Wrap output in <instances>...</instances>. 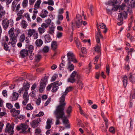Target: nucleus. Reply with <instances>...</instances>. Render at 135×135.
Masks as SVG:
<instances>
[{
	"mask_svg": "<svg viewBox=\"0 0 135 135\" xmlns=\"http://www.w3.org/2000/svg\"><path fill=\"white\" fill-rule=\"evenodd\" d=\"M25 16L26 18L30 22L31 21L30 18V17L28 13H26L25 15Z\"/></svg>",
	"mask_w": 135,
	"mask_h": 135,
	"instance_id": "nucleus-55",
	"label": "nucleus"
},
{
	"mask_svg": "<svg viewBox=\"0 0 135 135\" xmlns=\"http://www.w3.org/2000/svg\"><path fill=\"white\" fill-rule=\"evenodd\" d=\"M119 8V6L117 5L114 6L113 8H112L111 9L112 10L115 11H117L118 9Z\"/></svg>",
	"mask_w": 135,
	"mask_h": 135,
	"instance_id": "nucleus-63",
	"label": "nucleus"
},
{
	"mask_svg": "<svg viewBox=\"0 0 135 135\" xmlns=\"http://www.w3.org/2000/svg\"><path fill=\"white\" fill-rule=\"evenodd\" d=\"M126 7V5L125 4H122V5L119 6V9L120 10H123Z\"/></svg>",
	"mask_w": 135,
	"mask_h": 135,
	"instance_id": "nucleus-52",
	"label": "nucleus"
},
{
	"mask_svg": "<svg viewBox=\"0 0 135 135\" xmlns=\"http://www.w3.org/2000/svg\"><path fill=\"white\" fill-rule=\"evenodd\" d=\"M76 80V79L75 78H72L70 77V78L68 79V81L73 83Z\"/></svg>",
	"mask_w": 135,
	"mask_h": 135,
	"instance_id": "nucleus-45",
	"label": "nucleus"
},
{
	"mask_svg": "<svg viewBox=\"0 0 135 135\" xmlns=\"http://www.w3.org/2000/svg\"><path fill=\"white\" fill-rule=\"evenodd\" d=\"M24 99L22 102L23 105L25 106L29 100V96L28 95L27 91H25L23 96Z\"/></svg>",
	"mask_w": 135,
	"mask_h": 135,
	"instance_id": "nucleus-10",
	"label": "nucleus"
},
{
	"mask_svg": "<svg viewBox=\"0 0 135 135\" xmlns=\"http://www.w3.org/2000/svg\"><path fill=\"white\" fill-rule=\"evenodd\" d=\"M49 48L48 46H45L42 50V51L44 53H47L49 51Z\"/></svg>",
	"mask_w": 135,
	"mask_h": 135,
	"instance_id": "nucleus-43",
	"label": "nucleus"
},
{
	"mask_svg": "<svg viewBox=\"0 0 135 135\" xmlns=\"http://www.w3.org/2000/svg\"><path fill=\"white\" fill-rule=\"evenodd\" d=\"M51 98H49L44 104V106L45 107L47 106L49 103L51 101Z\"/></svg>",
	"mask_w": 135,
	"mask_h": 135,
	"instance_id": "nucleus-60",
	"label": "nucleus"
},
{
	"mask_svg": "<svg viewBox=\"0 0 135 135\" xmlns=\"http://www.w3.org/2000/svg\"><path fill=\"white\" fill-rule=\"evenodd\" d=\"M25 39V34H22L20 36V41L21 42H23Z\"/></svg>",
	"mask_w": 135,
	"mask_h": 135,
	"instance_id": "nucleus-44",
	"label": "nucleus"
},
{
	"mask_svg": "<svg viewBox=\"0 0 135 135\" xmlns=\"http://www.w3.org/2000/svg\"><path fill=\"white\" fill-rule=\"evenodd\" d=\"M18 97L19 95L18 93L14 92L13 93L12 96L10 97V99L12 101H15L17 100Z\"/></svg>",
	"mask_w": 135,
	"mask_h": 135,
	"instance_id": "nucleus-16",
	"label": "nucleus"
},
{
	"mask_svg": "<svg viewBox=\"0 0 135 135\" xmlns=\"http://www.w3.org/2000/svg\"><path fill=\"white\" fill-rule=\"evenodd\" d=\"M30 55L29 56V58L31 60H32L33 59L34 57H35V56L33 53H30Z\"/></svg>",
	"mask_w": 135,
	"mask_h": 135,
	"instance_id": "nucleus-62",
	"label": "nucleus"
},
{
	"mask_svg": "<svg viewBox=\"0 0 135 135\" xmlns=\"http://www.w3.org/2000/svg\"><path fill=\"white\" fill-rule=\"evenodd\" d=\"M11 38V45L12 46L14 47L17 41V37H15L13 38Z\"/></svg>",
	"mask_w": 135,
	"mask_h": 135,
	"instance_id": "nucleus-31",
	"label": "nucleus"
},
{
	"mask_svg": "<svg viewBox=\"0 0 135 135\" xmlns=\"http://www.w3.org/2000/svg\"><path fill=\"white\" fill-rule=\"evenodd\" d=\"M14 126V124H10L9 123L7 124L5 129V132L8 133L10 135H12L14 134V131L13 128Z\"/></svg>",
	"mask_w": 135,
	"mask_h": 135,
	"instance_id": "nucleus-5",
	"label": "nucleus"
},
{
	"mask_svg": "<svg viewBox=\"0 0 135 135\" xmlns=\"http://www.w3.org/2000/svg\"><path fill=\"white\" fill-rule=\"evenodd\" d=\"M127 78L126 76H124L123 78V85L124 87H126L127 84Z\"/></svg>",
	"mask_w": 135,
	"mask_h": 135,
	"instance_id": "nucleus-37",
	"label": "nucleus"
},
{
	"mask_svg": "<svg viewBox=\"0 0 135 135\" xmlns=\"http://www.w3.org/2000/svg\"><path fill=\"white\" fill-rule=\"evenodd\" d=\"M32 91L30 93V96L32 97H35L36 96V91L34 90H32Z\"/></svg>",
	"mask_w": 135,
	"mask_h": 135,
	"instance_id": "nucleus-48",
	"label": "nucleus"
},
{
	"mask_svg": "<svg viewBox=\"0 0 135 135\" xmlns=\"http://www.w3.org/2000/svg\"><path fill=\"white\" fill-rule=\"evenodd\" d=\"M6 14V12L5 10L1 11H0V20L2 18H4Z\"/></svg>",
	"mask_w": 135,
	"mask_h": 135,
	"instance_id": "nucleus-34",
	"label": "nucleus"
},
{
	"mask_svg": "<svg viewBox=\"0 0 135 135\" xmlns=\"http://www.w3.org/2000/svg\"><path fill=\"white\" fill-rule=\"evenodd\" d=\"M48 77L47 76H46L41 79V81L40 82V87L39 89V91L40 93L42 92L45 88L46 84L47 82Z\"/></svg>",
	"mask_w": 135,
	"mask_h": 135,
	"instance_id": "nucleus-6",
	"label": "nucleus"
},
{
	"mask_svg": "<svg viewBox=\"0 0 135 135\" xmlns=\"http://www.w3.org/2000/svg\"><path fill=\"white\" fill-rule=\"evenodd\" d=\"M28 1L27 0H24L22 3V6L23 8L26 7L28 5Z\"/></svg>",
	"mask_w": 135,
	"mask_h": 135,
	"instance_id": "nucleus-40",
	"label": "nucleus"
},
{
	"mask_svg": "<svg viewBox=\"0 0 135 135\" xmlns=\"http://www.w3.org/2000/svg\"><path fill=\"white\" fill-rule=\"evenodd\" d=\"M62 84L61 82L58 83V81H56L52 83V89L51 90L52 92H55L59 88L58 86L61 85Z\"/></svg>",
	"mask_w": 135,
	"mask_h": 135,
	"instance_id": "nucleus-8",
	"label": "nucleus"
},
{
	"mask_svg": "<svg viewBox=\"0 0 135 135\" xmlns=\"http://www.w3.org/2000/svg\"><path fill=\"white\" fill-rule=\"evenodd\" d=\"M35 134H40L41 132V130L40 128H37L35 130Z\"/></svg>",
	"mask_w": 135,
	"mask_h": 135,
	"instance_id": "nucleus-64",
	"label": "nucleus"
},
{
	"mask_svg": "<svg viewBox=\"0 0 135 135\" xmlns=\"http://www.w3.org/2000/svg\"><path fill=\"white\" fill-rule=\"evenodd\" d=\"M57 74H54L52 77L51 81H55L56 78H57Z\"/></svg>",
	"mask_w": 135,
	"mask_h": 135,
	"instance_id": "nucleus-49",
	"label": "nucleus"
},
{
	"mask_svg": "<svg viewBox=\"0 0 135 135\" xmlns=\"http://www.w3.org/2000/svg\"><path fill=\"white\" fill-rule=\"evenodd\" d=\"M45 42H49L51 40V39L49 35H45Z\"/></svg>",
	"mask_w": 135,
	"mask_h": 135,
	"instance_id": "nucleus-32",
	"label": "nucleus"
},
{
	"mask_svg": "<svg viewBox=\"0 0 135 135\" xmlns=\"http://www.w3.org/2000/svg\"><path fill=\"white\" fill-rule=\"evenodd\" d=\"M3 27L4 30H6L8 28L12 26L13 25V20L12 19L9 20L6 18L2 21Z\"/></svg>",
	"mask_w": 135,
	"mask_h": 135,
	"instance_id": "nucleus-4",
	"label": "nucleus"
},
{
	"mask_svg": "<svg viewBox=\"0 0 135 135\" xmlns=\"http://www.w3.org/2000/svg\"><path fill=\"white\" fill-rule=\"evenodd\" d=\"M30 84L27 81H25L23 84V87L25 89V91H27L29 89Z\"/></svg>",
	"mask_w": 135,
	"mask_h": 135,
	"instance_id": "nucleus-18",
	"label": "nucleus"
},
{
	"mask_svg": "<svg viewBox=\"0 0 135 135\" xmlns=\"http://www.w3.org/2000/svg\"><path fill=\"white\" fill-rule=\"evenodd\" d=\"M28 51L29 53H31L33 51L34 47L33 46L30 45L28 47Z\"/></svg>",
	"mask_w": 135,
	"mask_h": 135,
	"instance_id": "nucleus-51",
	"label": "nucleus"
},
{
	"mask_svg": "<svg viewBox=\"0 0 135 135\" xmlns=\"http://www.w3.org/2000/svg\"><path fill=\"white\" fill-rule=\"evenodd\" d=\"M41 119L38 118L36 120L32 121L31 122V126L33 128L37 127L38 125L40 122L41 121Z\"/></svg>",
	"mask_w": 135,
	"mask_h": 135,
	"instance_id": "nucleus-11",
	"label": "nucleus"
},
{
	"mask_svg": "<svg viewBox=\"0 0 135 135\" xmlns=\"http://www.w3.org/2000/svg\"><path fill=\"white\" fill-rule=\"evenodd\" d=\"M106 72L107 74L109 75L110 71V67L108 64H107L106 66Z\"/></svg>",
	"mask_w": 135,
	"mask_h": 135,
	"instance_id": "nucleus-53",
	"label": "nucleus"
},
{
	"mask_svg": "<svg viewBox=\"0 0 135 135\" xmlns=\"http://www.w3.org/2000/svg\"><path fill=\"white\" fill-rule=\"evenodd\" d=\"M33 108L30 104H27L26 107V109L27 110H31Z\"/></svg>",
	"mask_w": 135,
	"mask_h": 135,
	"instance_id": "nucleus-42",
	"label": "nucleus"
},
{
	"mask_svg": "<svg viewBox=\"0 0 135 135\" xmlns=\"http://www.w3.org/2000/svg\"><path fill=\"white\" fill-rule=\"evenodd\" d=\"M57 18L58 20H62L64 18L62 14H58L57 16Z\"/></svg>",
	"mask_w": 135,
	"mask_h": 135,
	"instance_id": "nucleus-54",
	"label": "nucleus"
},
{
	"mask_svg": "<svg viewBox=\"0 0 135 135\" xmlns=\"http://www.w3.org/2000/svg\"><path fill=\"white\" fill-rule=\"evenodd\" d=\"M20 54L21 57L23 58L28 55V51L27 50L22 49L21 50L20 52Z\"/></svg>",
	"mask_w": 135,
	"mask_h": 135,
	"instance_id": "nucleus-15",
	"label": "nucleus"
},
{
	"mask_svg": "<svg viewBox=\"0 0 135 135\" xmlns=\"http://www.w3.org/2000/svg\"><path fill=\"white\" fill-rule=\"evenodd\" d=\"M36 45L38 47H40L43 44V42L41 39H37L35 43Z\"/></svg>",
	"mask_w": 135,
	"mask_h": 135,
	"instance_id": "nucleus-23",
	"label": "nucleus"
},
{
	"mask_svg": "<svg viewBox=\"0 0 135 135\" xmlns=\"http://www.w3.org/2000/svg\"><path fill=\"white\" fill-rule=\"evenodd\" d=\"M38 30L39 33L40 34H42L45 32L46 30L44 29V28H43L42 27H39L38 28Z\"/></svg>",
	"mask_w": 135,
	"mask_h": 135,
	"instance_id": "nucleus-41",
	"label": "nucleus"
},
{
	"mask_svg": "<svg viewBox=\"0 0 135 135\" xmlns=\"http://www.w3.org/2000/svg\"><path fill=\"white\" fill-rule=\"evenodd\" d=\"M52 122V120L49 119H48L46 122V125L45 128L47 129H50L51 127V124Z\"/></svg>",
	"mask_w": 135,
	"mask_h": 135,
	"instance_id": "nucleus-22",
	"label": "nucleus"
},
{
	"mask_svg": "<svg viewBox=\"0 0 135 135\" xmlns=\"http://www.w3.org/2000/svg\"><path fill=\"white\" fill-rule=\"evenodd\" d=\"M65 108V106L59 105L57 107L56 110L54 111V113L56 115V125H57L59 124L60 119H62L65 118L64 112Z\"/></svg>",
	"mask_w": 135,
	"mask_h": 135,
	"instance_id": "nucleus-1",
	"label": "nucleus"
},
{
	"mask_svg": "<svg viewBox=\"0 0 135 135\" xmlns=\"http://www.w3.org/2000/svg\"><path fill=\"white\" fill-rule=\"evenodd\" d=\"M73 89V87L71 86H70L66 88L65 91L61 94V97L59 98V105L65 107L66 104L65 101V97L68 93L71 91Z\"/></svg>",
	"mask_w": 135,
	"mask_h": 135,
	"instance_id": "nucleus-2",
	"label": "nucleus"
},
{
	"mask_svg": "<svg viewBox=\"0 0 135 135\" xmlns=\"http://www.w3.org/2000/svg\"><path fill=\"white\" fill-rule=\"evenodd\" d=\"M72 110V108L70 106H69L66 110V113L68 114V116L69 117Z\"/></svg>",
	"mask_w": 135,
	"mask_h": 135,
	"instance_id": "nucleus-35",
	"label": "nucleus"
},
{
	"mask_svg": "<svg viewBox=\"0 0 135 135\" xmlns=\"http://www.w3.org/2000/svg\"><path fill=\"white\" fill-rule=\"evenodd\" d=\"M99 26L100 28L102 29H104L106 27L105 25L103 23H100Z\"/></svg>",
	"mask_w": 135,
	"mask_h": 135,
	"instance_id": "nucleus-59",
	"label": "nucleus"
},
{
	"mask_svg": "<svg viewBox=\"0 0 135 135\" xmlns=\"http://www.w3.org/2000/svg\"><path fill=\"white\" fill-rule=\"evenodd\" d=\"M127 12L125 11L123 12L119 13L118 15V20H120V21H123V16L124 17L126 18L127 16Z\"/></svg>",
	"mask_w": 135,
	"mask_h": 135,
	"instance_id": "nucleus-14",
	"label": "nucleus"
},
{
	"mask_svg": "<svg viewBox=\"0 0 135 135\" xmlns=\"http://www.w3.org/2000/svg\"><path fill=\"white\" fill-rule=\"evenodd\" d=\"M100 46L98 45H97L96 46V47H95V51L98 53H99L100 52Z\"/></svg>",
	"mask_w": 135,
	"mask_h": 135,
	"instance_id": "nucleus-46",
	"label": "nucleus"
},
{
	"mask_svg": "<svg viewBox=\"0 0 135 135\" xmlns=\"http://www.w3.org/2000/svg\"><path fill=\"white\" fill-rule=\"evenodd\" d=\"M97 30L98 32L96 34L95 37L97 43L99 44L100 43V38H103V37L98 26L97 27Z\"/></svg>",
	"mask_w": 135,
	"mask_h": 135,
	"instance_id": "nucleus-9",
	"label": "nucleus"
},
{
	"mask_svg": "<svg viewBox=\"0 0 135 135\" xmlns=\"http://www.w3.org/2000/svg\"><path fill=\"white\" fill-rule=\"evenodd\" d=\"M17 2H18L15 0H14L12 3L11 6V9L13 12H15L16 6L17 3Z\"/></svg>",
	"mask_w": 135,
	"mask_h": 135,
	"instance_id": "nucleus-28",
	"label": "nucleus"
},
{
	"mask_svg": "<svg viewBox=\"0 0 135 135\" xmlns=\"http://www.w3.org/2000/svg\"><path fill=\"white\" fill-rule=\"evenodd\" d=\"M6 107L9 109H11L13 107L12 105L10 103H7L6 104Z\"/></svg>",
	"mask_w": 135,
	"mask_h": 135,
	"instance_id": "nucleus-56",
	"label": "nucleus"
},
{
	"mask_svg": "<svg viewBox=\"0 0 135 135\" xmlns=\"http://www.w3.org/2000/svg\"><path fill=\"white\" fill-rule=\"evenodd\" d=\"M21 131L20 132L23 134L27 133V132H26V130L28 128V126L25 124L21 123Z\"/></svg>",
	"mask_w": 135,
	"mask_h": 135,
	"instance_id": "nucleus-13",
	"label": "nucleus"
},
{
	"mask_svg": "<svg viewBox=\"0 0 135 135\" xmlns=\"http://www.w3.org/2000/svg\"><path fill=\"white\" fill-rule=\"evenodd\" d=\"M38 37V34L37 32L36 31L34 33H33V37L35 39H37Z\"/></svg>",
	"mask_w": 135,
	"mask_h": 135,
	"instance_id": "nucleus-50",
	"label": "nucleus"
},
{
	"mask_svg": "<svg viewBox=\"0 0 135 135\" xmlns=\"http://www.w3.org/2000/svg\"><path fill=\"white\" fill-rule=\"evenodd\" d=\"M101 115L103 117V118L105 122V125H106V127H107V123H108L107 119L104 116V114L102 112Z\"/></svg>",
	"mask_w": 135,
	"mask_h": 135,
	"instance_id": "nucleus-47",
	"label": "nucleus"
},
{
	"mask_svg": "<svg viewBox=\"0 0 135 135\" xmlns=\"http://www.w3.org/2000/svg\"><path fill=\"white\" fill-rule=\"evenodd\" d=\"M67 55L68 61L71 62H73L74 63H77L78 62L76 60L74 55L71 52L69 51L67 54Z\"/></svg>",
	"mask_w": 135,
	"mask_h": 135,
	"instance_id": "nucleus-7",
	"label": "nucleus"
},
{
	"mask_svg": "<svg viewBox=\"0 0 135 135\" xmlns=\"http://www.w3.org/2000/svg\"><path fill=\"white\" fill-rule=\"evenodd\" d=\"M41 0H38L35 3V5L34 7L36 9H38L40 8V5L41 3Z\"/></svg>",
	"mask_w": 135,
	"mask_h": 135,
	"instance_id": "nucleus-33",
	"label": "nucleus"
},
{
	"mask_svg": "<svg viewBox=\"0 0 135 135\" xmlns=\"http://www.w3.org/2000/svg\"><path fill=\"white\" fill-rule=\"evenodd\" d=\"M54 29L55 27L53 26L49 27L48 33L50 35H53L54 33Z\"/></svg>",
	"mask_w": 135,
	"mask_h": 135,
	"instance_id": "nucleus-30",
	"label": "nucleus"
},
{
	"mask_svg": "<svg viewBox=\"0 0 135 135\" xmlns=\"http://www.w3.org/2000/svg\"><path fill=\"white\" fill-rule=\"evenodd\" d=\"M42 27L44 28V29L47 28L49 27V25H47L45 23H42L41 25Z\"/></svg>",
	"mask_w": 135,
	"mask_h": 135,
	"instance_id": "nucleus-61",
	"label": "nucleus"
},
{
	"mask_svg": "<svg viewBox=\"0 0 135 135\" xmlns=\"http://www.w3.org/2000/svg\"><path fill=\"white\" fill-rule=\"evenodd\" d=\"M130 98L134 99L135 98V89H132L130 94Z\"/></svg>",
	"mask_w": 135,
	"mask_h": 135,
	"instance_id": "nucleus-36",
	"label": "nucleus"
},
{
	"mask_svg": "<svg viewBox=\"0 0 135 135\" xmlns=\"http://www.w3.org/2000/svg\"><path fill=\"white\" fill-rule=\"evenodd\" d=\"M82 22L81 16L79 14L77 15L76 19L71 22L72 29L73 30V27L75 26L78 28L81 27L82 25Z\"/></svg>",
	"mask_w": 135,
	"mask_h": 135,
	"instance_id": "nucleus-3",
	"label": "nucleus"
},
{
	"mask_svg": "<svg viewBox=\"0 0 135 135\" xmlns=\"http://www.w3.org/2000/svg\"><path fill=\"white\" fill-rule=\"evenodd\" d=\"M70 77L72 78H75L76 77L77 79H79L80 78L79 76L76 71H74L71 74Z\"/></svg>",
	"mask_w": 135,
	"mask_h": 135,
	"instance_id": "nucleus-20",
	"label": "nucleus"
},
{
	"mask_svg": "<svg viewBox=\"0 0 135 135\" xmlns=\"http://www.w3.org/2000/svg\"><path fill=\"white\" fill-rule=\"evenodd\" d=\"M36 30L34 29H30L28 30V36L30 37L35 32Z\"/></svg>",
	"mask_w": 135,
	"mask_h": 135,
	"instance_id": "nucleus-26",
	"label": "nucleus"
},
{
	"mask_svg": "<svg viewBox=\"0 0 135 135\" xmlns=\"http://www.w3.org/2000/svg\"><path fill=\"white\" fill-rule=\"evenodd\" d=\"M10 112L12 113V115L13 117H15L19 114L20 111L16 110L15 108H13L11 110Z\"/></svg>",
	"mask_w": 135,
	"mask_h": 135,
	"instance_id": "nucleus-17",
	"label": "nucleus"
},
{
	"mask_svg": "<svg viewBox=\"0 0 135 135\" xmlns=\"http://www.w3.org/2000/svg\"><path fill=\"white\" fill-rule=\"evenodd\" d=\"M51 22V20L50 18L48 19L45 21V23L47 25H49L50 24V23Z\"/></svg>",
	"mask_w": 135,
	"mask_h": 135,
	"instance_id": "nucleus-58",
	"label": "nucleus"
},
{
	"mask_svg": "<svg viewBox=\"0 0 135 135\" xmlns=\"http://www.w3.org/2000/svg\"><path fill=\"white\" fill-rule=\"evenodd\" d=\"M15 29L14 28L12 27L8 31V34L9 35V37L11 38H13L16 37H17L18 35L17 34H15L14 33Z\"/></svg>",
	"mask_w": 135,
	"mask_h": 135,
	"instance_id": "nucleus-12",
	"label": "nucleus"
},
{
	"mask_svg": "<svg viewBox=\"0 0 135 135\" xmlns=\"http://www.w3.org/2000/svg\"><path fill=\"white\" fill-rule=\"evenodd\" d=\"M51 47L53 50L55 51L57 47V42L55 41H52L51 43Z\"/></svg>",
	"mask_w": 135,
	"mask_h": 135,
	"instance_id": "nucleus-27",
	"label": "nucleus"
},
{
	"mask_svg": "<svg viewBox=\"0 0 135 135\" xmlns=\"http://www.w3.org/2000/svg\"><path fill=\"white\" fill-rule=\"evenodd\" d=\"M48 12L46 10L44 9L41 12L40 16L42 18H45L47 16Z\"/></svg>",
	"mask_w": 135,
	"mask_h": 135,
	"instance_id": "nucleus-21",
	"label": "nucleus"
},
{
	"mask_svg": "<svg viewBox=\"0 0 135 135\" xmlns=\"http://www.w3.org/2000/svg\"><path fill=\"white\" fill-rule=\"evenodd\" d=\"M130 76L129 77V79L133 83H135V78L132 76L131 73L130 74Z\"/></svg>",
	"mask_w": 135,
	"mask_h": 135,
	"instance_id": "nucleus-39",
	"label": "nucleus"
},
{
	"mask_svg": "<svg viewBox=\"0 0 135 135\" xmlns=\"http://www.w3.org/2000/svg\"><path fill=\"white\" fill-rule=\"evenodd\" d=\"M41 58V55L37 54L35 56L34 60L36 62H38L40 61Z\"/></svg>",
	"mask_w": 135,
	"mask_h": 135,
	"instance_id": "nucleus-25",
	"label": "nucleus"
},
{
	"mask_svg": "<svg viewBox=\"0 0 135 135\" xmlns=\"http://www.w3.org/2000/svg\"><path fill=\"white\" fill-rule=\"evenodd\" d=\"M65 64L63 63H61L59 65V69L60 70H64V66H65Z\"/></svg>",
	"mask_w": 135,
	"mask_h": 135,
	"instance_id": "nucleus-57",
	"label": "nucleus"
},
{
	"mask_svg": "<svg viewBox=\"0 0 135 135\" xmlns=\"http://www.w3.org/2000/svg\"><path fill=\"white\" fill-rule=\"evenodd\" d=\"M129 6H130L131 8H134L135 5V2L133 0H131L130 2L128 3Z\"/></svg>",
	"mask_w": 135,
	"mask_h": 135,
	"instance_id": "nucleus-38",
	"label": "nucleus"
},
{
	"mask_svg": "<svg viewBox=\"0 0 135 135\" xmlns=\"http://www.w3.org/2000/svg\"><path fill=\"white\" fill-rule=\"evenodd\" d=\"M68 67L67 69L70 71H73L74 68V66L71 62H68Z\"/></svg>",
	"mask_w": 135,
	"mask_h": 135,
	"instance_id": "nucleus-19",
	"label": "nucleus"
},
{
	"mask_svg": "<svg viewBox=\"0 0 135 135\" xmlns=\"http://www.w3.org/2000/svg\"><path fill=\"white\" fill-rule=\"evenodd\" d=\"M2 46L3 47L4 49L6 51H10L9 47L6 42L4 40V41L2 43Z\"/></svg>",
	"mask_w": 135,
	"mask_h": 135,
	"instance_id": "nucleus-24",
	"label": "nucleus"
},
{
	"mask_svg": "<svg viewBox=\"0 0 135 135\" xmlns=\"http://www.w3.org/2000/svg\"><path fill=\"white\" fill-rule=\"evenodd\" d=\"M20 24L21 27L24 29L26 28L28 26L27 23L26 21L23 20H22Z\"/></svg>",
	"mask_w": 135,
	"mask_h": 135,
	"instance_id": "nucleus-29",
	"label": "nucleus"
}]
</instances>
